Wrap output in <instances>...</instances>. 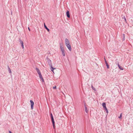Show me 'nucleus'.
Wrapping results in <instances>:
<instances>
[{
  "mask_svg": "<svg viewBox=\"0 0 133 133\" xmlns=\"http://www.w3.org/2000/svg\"><path fill=\"white\" fill-rule=\"evenodd\" d=\"M48 62L49 65L50 66L51 68V70L54 73V70L56 69L55 68H53L52 65V63L50 59H48Z\"/></svg>",
  "mask_w": 133,
  "mask_h": 133,
  "instance_id": "1",
  "label": "nucleus"
},
{
  "mask_svg": "<svg viewBox=\"0 0 133 133\" xmlns=\"http://www.w3.org/2000/svg\"><path fill=\"white\" fill-rule=\"evenodd\" d=\"M60 48L62 52V54L63 56H65L64 52V50L63 47H62L61 45L60 46Z\"/></svg>",
  "mask_w": 133,
  "mask_h": 133,
  "instance_id": "2",
  "label": "nucleus"
},
{
  "mask_svg": "<svg viewBox=\"0 0 133 133\" xmlns=\"http://www.w3.org/2000/svg\"><path fill=\"white\" fill-rule=\"evenodd\" d=\"M30 102L31 103V108L32 109H33V106L34 104V102L33 101L31 100H30Z\"/></svg>",
  "mask_w": 133,
  "mask_h": 133,
  "instance_id": "3",
  "label": "nucleus"
},
{
  "mask_svg": "<svg viewBox=\"0 0 133 133\" xmlns=\"http://www.w3.org/2000/svg\"><path fill=\"white\" fill-rule=\"evenodd\" d=\"M65 44L66 45L70 44V43L68 40L66 38L65 39Z\"/></svg>",
  "mask_w": 133,
  "mask_h": 133,
  "instance_id": "4",
  "label": "nucleus"
},
{
  "mask_svg": "<svg viewBox=\"0 0 133 133\" xmlns=\"http://www.w3.org/2000/svg\"><path fill=\"white\" fill-rule=\"evenodd\" d=\"M20 42L22 46V48L23 49L24 48V46L23 45V43L22 41H21V40H20Z\"/></svg>",
  "mask_w": 133,
  "mask_h": 133,
  "instance_id": "5",
  "label": "nucleus"
},
{
  "mask_svg": "<svg viewBox=\"0 0 133 133\" xmlns=\"http://www.w3.org/2000/svg\"><path fill=\"white\" fill-rule=\"evenodd\" d=\"M67 47H68V49L70 51H71V48L70 46V45L69 44L67 45H66Z\"/></svg>",
  "mask_w": 133,
  "mask_h": 133,
  "instance_id": "6",
  "label": "nucleus"
},
{
  "mask_svg": "<svg viewBox=\"0 0 133 133\" xmlns=\"http://www.w3.org/2000/svg\"><path fill=\"white\" fill-rule=\"evenodd\" d=\"M53 128L54 129L55 128V122L54 119L51 120Z\"/></svg>",
  "mask_w": 133,
  "mask_h": 133,
  "instance_id": "7",
  "label": "nucleus"
},
{
  "mask_svg": "<svg viewBox=\"0 0 133 133\" xmlns=\"http://www.w3.org/2000/svg\"><path fill=\"white\" fill-rule=\"evenodd\" d=\"M66 15L67 16L68 18L70 17V14H69V11L68 10L66 12Z\"/></svg>",
  "mask_w": 133,
  "mask_h": 133,
  "instance_id": "8",
  "label": "nucleus"
},
{
  "mask_svg": "<svg viewBox=\"0 0 133 133\" xmlns=\"http://www.w3.org/2000/svg\"><path fill=\"white\" fill-rule=\"evenodd\" d=\"M36 70L39 75L41 74L39 70L37 68H36Z\"/></svg>",
  "mask_w": 133,
  "mask_h": 133,
  "instance_id": "9",
  "label": "nucleus"
},
{
  "mask_svg": "<svg viewBox=\"0 0 133 133\" xmlns=\"http://www.w3.org/2000/svg\"><path fill=\"white\" fill-rule=\"evenodd\" d=\"M104 60H105V64H106V65L107 66V68L108 69H109V65H108L107 62V61H106V60H105V59H104Z\"/></svg>",
  "mask_w": 133,
  "mask_h": 133,
  "instance_id": "10",
  "label": "nucleus"
},
{
  "mask_svg": "<svg viewBox=\"0 0 133 133\" xmlns=\"http://www.w3.org/2000/svg\"><path fill=\"white\" fill-rule=\"evenodd\" d=\"M85 110L86 112L87 113H88V110L87 108V107L85 106Z\"/></svg>",
  "mask_w": 133,
  "mask_h": 133,
  "instance_id": "11",
  "label": "nucleus"
},
{
  "mask_svg": "<svg viewBox=\"0 0 133 133\" xmlns=\"http://www.w3.org/2000/svg\"><path fill=\"white\" fill-rule=\"evenodd\" d=\"M118 66L119 68L121 69V70H123V68L121 67L119 65V64H118Z\"/></svg>",
  "mask_w": 133,
  "mask_h": 133,
  "instance_id": "12",
  "label": "nucleus"
},
{
  "mask_svg": "<svg viewBox=\"0 0 133 133\" xmlns=\"http://www.w3.org/2000/svg\"><path fill=\"white\" fill-rule=\"evenodd\" d=\"M44 26L45 28L47 29V30L48 31V32H49V29L47 28V27H46V26L45 25V23H44Z\"/></svg>",
  "mask_w": 133,
  "mask_h": 133,
  "instance_id": "13",
  "label": "nucleus"
},
{
  "mask_svg": "<svg viewBox=\"0 0 133 133\" xmlns=\"http://www.w3.org/2000/svg\"><path fill=\"white\" fill-rule=\"evenodd\" d=\"M102 105L103 108L105 107L106 106V104L105 103H103L102 104Z\"/></svg>",
  "mask_w": 133,
  "mask_h": 133,
  "instance_id": "14",
  "label": "nucleus"
},
{
  "mask_svg": "<svg viewBox=\"0 0 133 133\" xmlns=\"http://www.w3.org/2000/svg\"><path fill=\"white\" fill-rule=\"evenodd\" d=\"M8 70L9 71V73L11 74L12 73L11 71V69L9 67L8 68Z\"/></svg>",
  "mask_w": 133,
  "mask_h": 133,
  "instance_id": "15",
  "label": "nucleus"
},
{
  "mask_svg": "<svg viewBox=\"0 0 133 133\" xmlns=\"http://www.w3.org/2000/svg\"><path fill=\"white\" fill-rule=\"evenodd\" d=\"M40 78L41 79V80H42V82H44V79L42 77Z\"/></svg>",
  "mask_w": 133,
  "mask_h": 133,
  "instance_id": "16",
  "label": "nucleus"
},
{
  "mask_svg": "<svg viewBox=\"0 0 133 133\" xmlns=\"http://www.w3.org/2000/svg\"><path fill=\"white\" fill-rule=\"evenodd\" d=\"M91 88L93 90L95 91L96 90L95 88L93 87V86H91Z\"/></svg>",
  "mask_w": 133,
  "mask_h": 133,
  "instance_id": "17",
  "label": "nucleus"
},
{
  "mask_svg": "<svg viewBox=\"0 0 133 133\" xmlns=\"http://www.w3.org/2000/svg\"><path fill=\"white\" fill-rule=\"evenodd\" d=\"M122 113H121L120 114V116L118 117V118H120V119L121 118V117H122Z\"/></svg>",
  "mask_w": 133,
  "mask_h": 133,
  "instance_id": "18",
  "label": "nucleus"
},
{
  "mask_svg": "<svg viewBox=\"0 0 133 133\" xmlns=\"http://www.w3.org/2000/svg\"><path fill=\"white\" fill-rule=\"evenodd\" d=\"M39 78H40L42 77V75L41 74H39Z\"/></svg>",
  "mask_w": 133,
  "mask_h": 133,
  "instance_id": "19",
  "label": "nucleus"
},
{
  "mask_svg": "<svg viewBox=\"0 0 133 133\" xmlns=\"http://www.w3.org/2000/svg\"><path fill=\"white\" fill-rule=\"evenodd\" d=\"M53 88L54 89H55L56 88V86H55V87H53Z\"/></svg>",
  "mask_w": 133,
  "mask_h": 133,
  "instance_id": "20",
  "label": "nucleus"
},
{
  "mask_svg": "<svg viewBox=\"0 0 133 133\" xmlns=\"http://www.w3.org/2000/svg\"><path fill=\"white\" fill-rule=\"evenodd\" d=\"M103 108L105 110H107V109L106 107V106L105 107H104V108Z\"/></svg>",
  "mask_w": 133,
  "mask_h": 133,
  "instance_id": "21",
  "label": "nucleus"
},
{
  "mask_svg": "<svg viewBox=\"0 0 133 133\" xmlns=\"http://www.w3.org/2000/svg\"><path fill=\"white\" fill-rule=\"evenodd\" d=\"M106 110V112H107V114H108V111L107 109V110Z\"/></svg>",
  "mask_w": 133,
  "mask_h": 133,
  "instance_id": "22",
  "label": "nucleus"
},
{
  "mask_svg": "<svg viewBox=\"0 0 133 133\" xmlns=\"http://www.w3.org/2000/svg\"><path fill=\"white\" fill-rule=\"evenodd\" d=\"M50 116H51V117L52 116H53V115H52V113H51V114H50Z\"/></svg>",
  "mask_w": 133,
  "mask_h": 133,
  "instance_id": "23",
  "label": "nucleus"
},
{
  "mask_svg": "<svg viewBox=\"0 0 133 133\" xmlns=\"http://www.w3.org/2000/svg\"><path fill=\"white\" fill-rule=\"evenodd\" d=\"M53 118V116H52L51 117V118Z\"/></svg>",
  "mask_w": 133,
  "mask_h": 133,
  "instance_id": "24",
  "label": "nucleus"
},
{
  "mask_svg": "<svg viewBox=\"0 0 133 133\" xmlns=\"http://www.w3.org/2000/svg\"><path fill=\"white\" fill-rule=\"evenodd\" d=\"M9 133H12L10 131H9Z\"/></svg>",
  "mask_w": 133,
  "mask_h": 133,
  "instance_id": "25",
  "label": "nucleus"
},
{
  "mask_svg": "<svg viewBox=\"0 0 133 133\" xmlns=\"http://www.w3.org/2000/svg\"><path fill=\"white\" fill-rule=\"evenodd\" d=\"M28 29L29 30V31H30V29L29 27L28 28Z\"/></svg>",
  "mask_w": 133,
  "mask_h": 133,
  "instance_id": "26",
  "label": "nucleus"
},
{
  "mask_svg": "<svg viewBox=\"0 0 133 133\" xmlns=\"http://www.w3.org/2000/svg\"><path fill=\"white\" fill-rule=\"evenodd\" d=\"M123 36L124 37V34H123Z\"/></svg>",
  "mask_w": 133,
  "mask_h": 133,
  "instance_id": "27",
  "label": "nucleus"
},
{
  "mask_svg": "<svg viewBox=\"0 0 133 133\" xmlns=\"http://www.w3.org/2000/svg\"><path fill=\"white\" fill-rule=\"evenodd\" d=\"M54 119V118H51V120H52V119Z\"/></svg>",
  "mask_w": 133,
  "mask_h": 133,
  "instance_id": "28",
  "label": "nucleus"
}]
</instances>
